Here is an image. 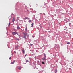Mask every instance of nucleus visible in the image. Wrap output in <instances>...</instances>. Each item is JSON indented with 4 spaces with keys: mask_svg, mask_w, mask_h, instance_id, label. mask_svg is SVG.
<instances>
[{
    "mask_svg": "<svg viewBox=\"0 0 73 73\" xmlns=\"http://www.w3.org/2000/svg\"><path fill=\"white\" fill-rule=\"evenodd\" d=\"M23 38H25V39H26V36H25V35L24 36Z\"/></svg>",
    "mask_w": 73,
    "mask_h": 73,
    "instance_id": "nucleus-7",
    "label": "nucleus"
},
{
    "mask_svg": "<svg viewBox=\"0 0 73 73\" xmlns=\"http://www.w3.org/2000/svg\"><path fill=\"white\" fill-rule=\"evenodd\" d=\"M33 24H34L33 23H32V24H31V25H32L31 27H33Z\"/></svg>",
    "mask_w": 73,
    "mask_h": 73,
    "instance_id": "nucleus-12",
    "label": "nucleus"
},
{
    "mask_svg": "<svg viewBox=\"0 0 73 73\" xmlns=\"http://www.w3.org/2000/svg\"><path fill=\"white\" fill-rule=\"evenodd\" d=\"M10 24H11L10 22L9 24V25H10Z\"/></svg>",
    "mask_w": 73,
    "mask_h": 73,
    "instance_id": "nucleus-16",
    "label": "nucleus"
},
{
    "mask_svg": "<svg viewBox=\"0 0 73 73\" xmlns=\"http://www.w3.org/2000/svg\"><path fill=\"white\" fill-rule=\"evenodd\" d=\"M57 72V69H56L55 70V73H56Z\"/></svg>",
    "mask_w": 73,
    "mask_h": 73,
    "instance_id": "nucleus-8",
    "label": "nucleus"
},
{
    "mask_svg": "<svg viewBox=\"0 0 73 73\" xmlns=\"http://www.w3.org/2000/svg\"><path fill=\"white\" fill-rule=\"evenodd\" d=\"M25 30H27V27L26 28Z\"/></svg>",
    "mask_w": 73,
    "mask_h": 73,
    "instance_id": "nucleus-21",
    "label": "nucleus"
},
{
    "mask_svg": "<svg viewBox=\"0 0 73 73\" xmlns=\"http://www.w3.org/2000/svg\"><path fill=\"white\" fill-rule=\"evenodd\" d=\"M44 56H45V58H46V56L45 55V54L44 53Z\"/></svg>",
    "mask_w": 73,
    "mask_h": 73,
    "instance_id": "nucleus-13",
    "label": "nucleus"
},
{
    "mask_svg": "<svg viewBox=\"0 0 73 73\" xmlns=\"http://www.w3.org/2000/svg\"><path fill=\"white\" fill-rule=\"evenodd\" d=\"M17 68L18 69H20H20H21V67L19 66Z\"/></svg>",
    "mask_w": 73,
    "mask_h": 73,
    "instance_id": "nucleus-3",
    "label": "nucleus"
},
{
    "mask_svg": "<svg viewBox=\"0 0 73 73\" xmlns=\"http://www.w3.org/2000/svg\"><path fill=\"white\" fill-rule=\"evenodd\" d=\"M17 33L16 32H13L12 33V35H16Z\"/></svg>",
    "mask_w": 73,
    "mask_h": 73,
    "instance_id": "nucleus-1",
    "label": "nucleus"
},
{
    "mask_svg": "<svg viewBox=\"0 0 73 73\" xmlns=\"http://www.w3.org/2000/svg\"><path fill=\"white\" fill-rule=\"evenodd\" d=\"M67 44H70V42H68L67 43Z\"/></svg>",
    "mask_w": 73,
    "mask_h": 73,
    "instance_id": "nucleus-15",
    "label": "nucleus"
},
{
    "mask_svg": "<svg viewBox=\"0 0 73 73\" xmlns=\"http://www.w3.org/2000/svg\"><path fill=\"white\" fill-rule=\"evenodd\" d=\"M42 64H45V62H42Z\"/></svg>",
    "mask_w": 73,
    "mask_h": 73,
    "instance_id": "nucleus-14",
    "label": "nucleus"
},
{
    "mask_svg": "<svg viewBox=\"0 0 73 73\" xmlns=\"http://www.w3.org/2000/svg\"><path fill=\"white\" fill-rule=\"evenodd\" d=\"M9 60H11V57H10V58H9Z\"/></svg>",
    "mask_w": 73,
    "mask_h": 73,
    "instance_id": "nucleus-19",
    "label": "nucleus"
},
{
    "mask_svg": "<svg viewBox=\"0 0 73 73\" xmlns=\"http://www.w3.org/2000/svg\"><path fill=\"white\" fill-rule=\"evenodd\" d=\"M20 29V27H19L18 26V27H17V29Z\"/></svg>",
    "mask_w": 73,
    "mask_h": 73,
    "instance_id": "nucleus-10",
    "label": "nucleus"
},
{
    "mask_svg": "<svg viewBox=\"0 0 73 73\" xmlns=\"http://www.w3.org/2000/svg\"><path fill=\"white\" fill-rule=\"evenodd\" d=\"M45 57L44 58H42V60H46V58H45Z\"/></svg>",
    "mask_w": 73,
    "mask_h": 73,
    "instance_id": "nucleus-6",
    "label": "nucleus"
},
{
    "mask_svg": "<svg viewBox=\"0 0 73 73\" xmlns=\"http://www.w3.org/2000/svg\"><path fill=\"white\" fill-rule=\"evenodd\" d=\"M27 30H25V32H27Z\"/></svg>",
    "mask_w": 73,
    "mask_h": 73,
    "instance_id": "nucleus-20",
    "label": "nucleus"
},
{
    "mask_svg": "<svg viewBox=\"0 0 73 73\" xmlns=\"http://www.w3.org/2000/svg\"><path fill=\"white\" fill-rule=\"evenodd\" d=\"M26 56H27V54H26L25 56V57H26Z\"/></svg>",
    "mask_w": 73,
    "mask_h": 73,
    "instance_id": "nucleus-22",
    "label": "nucleus"
},
{
    "mask_svg": "<svg viewBox=\"0 0 73 73\" xmlns=\"http://www.w3.org/2000/svg\"><path fill=\"white\" fill-rule=\"evenodd\" d=\"M22 52H23V53L24 54V52H25L24 49H22Z\"/></svg>",
    "mask_w": 73,
    "mask_h": 73,
    "instance_id": "nucleus-5",
    "label": "nucleus"
},
{
    "mask_svg": "<svg viewBox=\"0 0 73 73\" xmlns=\"http://www.w3.org/2000/svg\"><path fill=\"white\" fill-rule=\"evenodd\" d=\"M26 62H28V60H26Z\"/></svg>",
    "mask_w": 73,
    "mask_h": 73,
    "instance_id": "nucleus-18",
    "label": "nucleus"
},
{
    "mask_svg": "<svg viewBox=\"0 0 73 73\" xmlns=\"http://www.w3.org/2000/svg\"><path fill=\"white\" fill-rule=\"evenodd\" d=\"M30 45H31V46H32V44H31Z\"/></svg>",
    "mask_w": 73,
    "mask_h": 73,
    "instance_id": "nucleus-24",
    "label": "nucleus"
},
{
    "mask_svg": "<svg viewBox=\"0 0 73 73\" xmlns=\"http://www.w3.org/2000/svg\"><path fill=\"white\" fill-rule=\"evenodd\" d=\"M25 19H28L29 20H30V18H28V17L25 18Z\"/></svg>",
    "mask_w": 73,
    "mask_h": 73,
    "instance_id": "nucleus-9",
    "label": "nucleus"
},
{
    "mask_svg": "<svg viewBox=\"0 0 73 73\" xmlns=\"http://www.w3.org/2000/svg\"><path fill=\"white\" fill-rule=\"evenodd\" d=\"M15 60H14L13 62H11V64H14V63H15Z\"/></svg>",
    "mask_w": 73,
    "mask_h": 73,
    "instance_id": "nucleus-2",
    "label": "nucleus"
},
{
    "mask_svg": "<svg viewBox=\"0 0 73 73\" xmlns=\"http://www.w3.org/2000/svg\"><path fill=\"white\" fill-rule=\"evenodd\" d=\"M14 53H16V51H14Z\"/></svg>",
    "mask_w": 73,
    "mask_h": 73,
    "instance_id": "nucleus-23",
    "label": "nucleus"
},
{
    "mask_svg": "<svg viewBox=\"0 0 73 73\" xmlns=\"http://www.w3.org/2000/svg\"><path fill=\"white\" fill-rule=\"evenodd\" d=\"M29 23H31V22L32 21L31 20H29V21H28Z\"/></svg>",
    "mask_w": 73,
    "mask_h": 73,
    "instance_id": "nucleus-11",
    "label": "nucleus"
},
{
    "mask_svg": "<svg viewBox=\"0 0 73 73\" xmlns=\"http://www.w3.org/2000/svg\"><path fill=\"white\" fill-rule=\"evenodd\" d=\"M15 18L13 17V20H12V22H14V21H15Z\"/></svg>",
    "mask_w": 73,
    "mask_h": 73,
    "instance_id": "nucleus-4",
    "label": "nucleus"
},
{
    "mask_svg": "<svg viewBox=\"0 0 73 73\" xmlns=\"http://www.w3.org/2000/svg\"><path fill=\"white\" fill-rule=\"evenodd\" d=\"M16 40H17V41H19V40H20L19 39H16Z\"/></svg>",
    "mask_w": 73,
    "mask_h": 73,
    "instance_id": "nucleus-17",
    "label": "nucleus"
}]
</instances>
